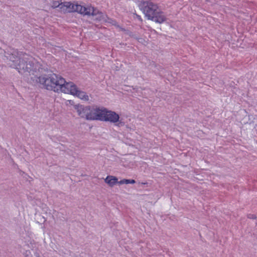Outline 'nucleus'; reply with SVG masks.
<instances>
[{
    "mask_svg": "<svg viewBox=\"0 0 257 257\" xmlns=\"http://www.w3.org/2000/svg\"><path fill=\"white\" fill-rule=\"evenodd\" d=\"M6 57L9 60L8 64L10 66L16 69L22 74H33L41 67L40 64L35 59L17 50H12L10 53L7 54Z\"/></svg>",
    "mask_w": 257,
    "mask_h": 257,
    "instance_id": "nucleus-1",
    "label": "nucleus"
},
{
    "mask_svg": "<svg viewBox=\"0 0 257 257\" xmlns=\"http://www.w3.org/2000/svg\"><path fill=\"white\" fill-rule=\"evenodd\" d=\"M139 7L149 20L160 24L166 20L163 12L151 0L142 1L139 4Z\"/></svg>",
    "mask_w": 257,
    "mask_h": 257,
    "instance_id": "nucleus-2",
    "label": "nucleus"
},
{
    "mask_svg": "<svg viewBox=\"0 0 257 257\" xmlns=\"http://www.w3.org/2000/svg\"><path fill=\"white\" fill-rule=\"evenodd\" d=\"M64 6L67 9L68 12H78L83 15L92 16L93 20L96 21H104V15L92 7H85L77 4L70 2H65Z\"/></svg>",
    "mask_w": 257,
    "mask_h": 257,
    "instance_id": "nucleus-3",
    "label": "nucleus"
},
{
    "mask_svg": "<svg viewBox=\"0 0 257 257\" xmlns=\"http://www.w3.org/2000/svg\"><path fill=\"white\" fill-rule=\"evenodd\" d=\"M78 115L87 120H97L99 108L97 106L76 104L74 106Z\"/></svg>",
    "mask_w": 257,
    "mask_h": 257,
    "instance_id": "nucleus-4",
    "label": "nucleus"
},
{
    "mask_svg": "<svg viewBox=\"0 0 257 257\" xmlns=\"http://www.w3.org/2000/svg\"><path fill=\"white\" fill-rule=\"evenodd\" d=\"M119 118L118 114L115 112L99 108L97 120L115 123L119 121Z\"/></svg>",
    "mask_w": 257,
    "mask_h": 257,
    "instance_id": "nucleus-5",
    "label": "nucleus"
},
{
    "mask_svg": "<svg viewBox=\"0 0 257 257\" xmlns=\"http://www.w3.org/2000/svg\"><path fill=\"white\" fill-rule=\"evenodd\" d=\"M31 78L33 80H35L37 83H39L43 86V87L47 90H51V89H55V87L53 88L52 87V86L54 85V83H51V82L49 80L50 77L49 74H43L39 77L35 75Z\"/></svg>",
    "mask_w": 257,
    "mask_h": 257,
    "instance_id": "nucleus-6",
    "label": "nucleus"
},
{
    "mask_svg": "<svg viewBox=\"0 0 257 257\" xmlns=\"http://www.w3.org/2000/svg\"><path fill=\"white\" fill-rule=\"evenodd\" d=\"M49 75L51 83H54V84L52 86L53 88L55 87V89H51V90L58 92L59 91V87L62 86V83L64 82V78L60 75L55 73H49Z\"/></svg>",
    "mask_w": 257,
    "mask_h": 257,
    "instance_id": "nucleus-7",
    "label": "nucleus"
},
{
    "mask_svg": "<svg viewBox=\"0 0 257 257\" xmlns=\"http://www.w3.org/2000/svg\"><path fill=\"white\" fill-rule=\"evenodd\" d=\"M62 83V86L59 87V91L63 92L65 93H70L72 95L76 93L77 87L73 82H67L64 78V82Z\"/></svg>",
    "mask_w": 257,
    "mask_h": 257,
    "instance_id": "nucleus-8",
    "label": "nucleus"
},
{
    "mask_svg": "<svg viewBox=\"0 0 257 257\" xmlns=\"http://www.w3.org/2000/svg\"><path fill=\"white\" fill-rule=\"evenodd\" d=\"M105 182L108 184L110 186L112 187L118 182H117V179L116 177L111 176H108L105 179Z\"/></svg>",
    "mask_w": 257,
    "mask_h": 257,
    "instance_id": "nucleus-9",
    "label": "nucleus"
},
{
    "mask_svg": "<svg viewBox=\"0 0 257 257\" xmlns=\"http://www.w3.org/2000/svg\"><path fill=\"white\" fill-rule=\"evenodd\" d=\"M76 93L73 94V95H76L79 98L84 100H88L89 97L86 94V92L79 90L78 88L76 89Z\"/></svg>",
    "mask_w": 257,
    "mask_h": 257,
    "instance_id": "nucleus-10",
    "label": "nucleus"
},
{
    "mask_svg": "<svg viewBox=\"0 0 257 257\" xmlns=\"http://www.w3.org/2000/svg\"><path fill=\"white\" fill-rule=\"evenodd\" d=\"M136 181L134 179H122L119 181L118 183L120 185L121 184H135Z\"/></svg>",
    "mask_w": 257,
    "mask_h": 257,
    "instance_id": "nucleus-11",
    "label": "nucleus"
},
{
    "mask_svg": "<svg viewBox=\"0 0 257 257\" xmlns=\"http://www.w3.org/2000/svg\"><path fill=\"white\" fill-rule=\"evenodd\" d=\"M248 217L250 219H255L256 216L254 214H249L248 215Z\"/></svg>",
    "mask_w": 257,
    "mask_h": 257,
    "instance_id": "nucleus-12",
    "label": "nucleus"
},
{
    "mask_svg": "<svg viewBox=\"0 0 257 257\" xmlns=\"http://www.w3.org/2000/svg\"><path fill=\"white\" fill-rule=\"evenodd\" d=\"M137 18L138 19V20H139L141 22H142V19L141 18V17L140 16H139V15H137Z\"/></svg>",
    "mask_w": 257,
    "mask_h": 257,
    "instance_id": "nucleus-13",
    "label": "nucleus"
},
{
    "mask_svg": "<svg viewBox=\"0 0 257 257\" xmlns=\"http://www.w3.org/2000/svg\"><path fill=\"white\" fill-rule=\"evenodd\" d=\"M59 6V4L58 3V2H55V3H54V5H53L54 7H57Z\"/></svg>",
    "mask_w": 257,
    "mask_h": 257,
    "instance_id": "nucleus-14",
    "label": "nucleus"
},
{
    "mask_svg": "<svg viewBox=\"0 0 257 257\" xmlns=\"http://www.w3.org/2000/svg\"><path fill=\"white\" fill-rule=\"evenodd\" d=\"M146 184H147V183H142V184H143V185H145Z\"/></svg>",
    "mask_w": 257,
    "mask_h": 257,
    "instance_id": "nucleus-15",
    "label": "nucleus"
},
{
    "mask_svg": "<svg viewBox=\"0 0 257 257\" xmlns=\"http://www.w3.org/2000/svg\"><path fill=\"white\" fill-rule=\"evenodd\" d=\"M115 22H114V23H113V25H115Z\"/></svg>",
    "mask_w": 257,
    "mask_h": 257,
    "instance_id": "nucleus-16",
    "label": "nucleus"
},
{
    "mask_svg": "<svg viewBox=\"0 0 257 257\" xmlns=\"http://www.w3.org/2000/svg\"><path fill=\"white\" fill-rule=\"evenodd\" d=\"M256 226H257V221H256Z\"/></svg>",
    "mask_w": 257,
    "mask_h": 257,
    "instance_id": "nucleus-17",
    "label": "nucleus"
}]
</instances>
